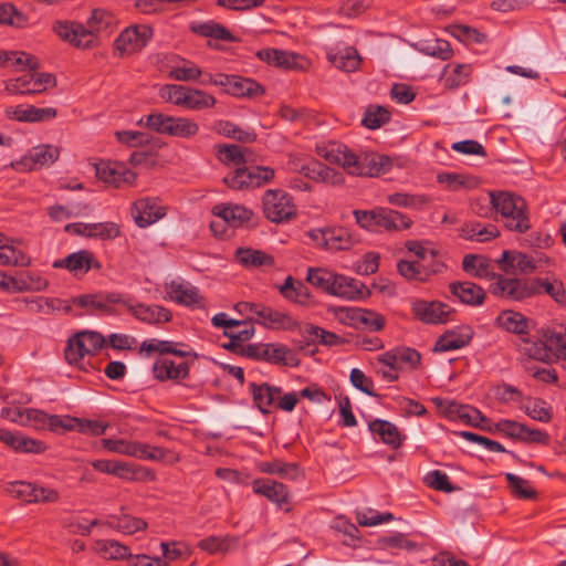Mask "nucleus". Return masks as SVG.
I'll use <instances>...</instances> for the list:
<instances>
[{"label":"nucleus","instance_id":"nucleus-27","mask_svg":"<svg viewBox=\"0 0 566 566\" xmlns=\"http://www.w3.org/2000/svg\"><path fill=\"white\" fill-rule=\"evenodd\" d=\"M125 304L119 293L102 294H85L73 298V304L90 308L93 311H99L105 314H114L111 305L113 304Z\"/></svg>","mask_w":566,"mask_h":566},{"label":"nucleus","instance_id":"nucleus-47","mask_svg":"<svg viewBox=\"0 0 566 566\" xmlns=\"http://www.w3.org/2000/svg\"><path fill=\"white\" fill-rule=\"evenodd\" d=\"M262 473L276 474L283 479L296 480L300 476V470L295 463H286L282 460L264 461L258 464Z\"/></svg>","mask_w":566,"mask_h":566},{"label":"nucleus","instance_id":"nucleus-29","mask_svg":"<svg viewBox=\"0 0 566 566\" xmlns=\"http://www.w3.org/2000/svg\"><path fill=\"white\" fill-rule=\"evenodd\" d=\"M332 295L346 300L364 298L369 295V290L359 280L337 274Z\"/></svg>","mask_w":566,"mask_h":566},{"label":"nucleus","instance_id":"nucleus-3","mask_svg":"<svg viewBox=\"0 0 566 566\" xmlns=\"http://www.w3.org/2000/svg\"><path fill=\"white\" fill-rule=\"evenodd\" d=\"M491 205L501 214L505 228L513 232L525 233L531 229L526 201L509 191L491 192Z\"/></svg>","mask_w":566,"mask_h":566},{"label":"nucleus","instance_id":"nucleus-19","mask_svg":"<svg viewBox=\"0 0 566 566\" xmlns=\"http://www.w3.org/2000/svg\"><path fill=\"white\" fill-rule=\"evenodd\" d=\"M543 338L549 356V364L562 361L566 369V326L557 325L543 331Z\"/></svg>","mask_w":566,"mask_h":566},{"label":"nucleus","instance_id":"nucleus-16","mask_svg":"<svg viewBox=\"0 0 566 566\" xmlns=\"http://www.w3.org/2000/svg\"><path fill=\"white\" fill-rule=\"evenodd\" d=\"M256 55L268 64L285 70H304L308 64L302 55L279 49H264L259 51Z\"/></svg>","mask_w":566,"mask_h":566},{"label":"nucleus","instance_id":"nucleus-17","mask_svg":"<svg viewBox=\"0 0 566 566\" xmlns=\"http://www.w3.org/2000/svg\"><path fill=\"white\" fill-rule=\"evenodd\" d=\"M474 335L471 326L462 325L444 332L436 342L433 352L443 353L465 347Z\"/></svg>","mask_w":566,"mask_h":566},{"label":"nucleus","instance_id":"nucleus-51","mask_svg":"<svg viewBox=\"0 0 566 566\" xmlns=\"http://www.w3.org/2000/svg\"><path fill=\"white\" fill-rule=\"evenodd\" d=\"M95 549L106 559H125L130 557L129 548L114 539L97 541Z\"/></svg>","mask_w":566,"mask_h":566},{"label":"nucleus","instance_id":"nucleus-39","mask_svg":"<svg viewBox=\"0 0 566 566\" xmlns=\"http://www.w3.org/2000/svg\"><path fill=\"white\" fill-rule=\"evenodd\" d=\"M342 311L346 313V316L354 324H360L364 328L371 332H378L385 326V318L376 312L361 308H346Z\"/></svg>","mask_w":566,"mask_h":566},{"label":"nucleus","instance_id":"nucleus-50","mask_svg":"<svg viewBox=\"0 0 566 566\" xmlns=\"http://www.w3.org/2000/svg\"><path fill=\"white\" fill-rule=\"evenodd\" d=\"M300 333L304 337L319 339V343L325 346H336L343 343V339L337 334L310 323L300 326Z\"/></svg>","mask_w":566,"mask_h":566},{"label":"nucleus","instance_id":"nucleus-9","mask_svg":"<svg viewBox=\"0 0 566 566\" xmlns=\"http://www.w3.org/2000/svg\"><path fill=\"white\" fill-rule=\"evenodd\" d=\"M153 38V29L140 24L125 29L115 40V50L120 56L143 50Z\"/></svg>","mask_w":566,"mask_h":566},{"label":"nucleus","instance_id":"nucleus-26","mask_svg":"<svg viewBox=\"0 0 566 566\" xmlns=\"http://www.w3.org/2000/svg\"><path fill=\"white\" fill-rule=\"evenodd\" d=\"M224 92L235 97H255L264 94V88L256 81L239 75H228L224 81Z\"/></svg>","mask_w":566,"mask_h":566},{"label":"nucleus","instance_id":"nucleus-23","mask_svg":"<svg viewBox=\"0 0 566 566\" xmlns=\"http://www.w3.org/2000/svg\"><path fill=\"white\" fill-rule=\"evenodd\" d=\"M252 490L255 494L266 497L279 507L287 504L290 492L285 484L271 479H255L252 481Z\"/></svg>","mask_w":566,"mask_h":566},{"label":"nucleus","instance_id":"nucleus-44","mask_svg":"<svg viewBox=\"0 0 566 566\" xmlns=\"http://www.w3.org/2000/svg\"><path fill=\"white\" fill-rule=\"evenodd\" d=\"M500 325L510 333L525 335L530 332L533 322L523 314L513 311H504L497 318Z\"/></svg>","mask_w":566,"mask_h":566},{"label":"nucleus","instance_id":"nucleus-5","mask_svg":"<svg viewBox=\"0 0 566 566\" xmlns=\"http://www.w3.org/2000/svg\"><path fill=\"white\" fill-rule=\"evenodd\" d=\"M145 125L163 135L179 138H192L199 133V124L188 117H175L163 113H153L146 117Z\"/></svg>","mask_w":566,"mask_h":566},{"label":"nucleus","instance_id":"nucleus-12","mask_svg":"<svg viewBox=\"0 0 566 566\" xmlns=\"http://www.w3.org/2000/svg\"><path fill=\"white\" fill-rule=\"evenodd\" d=\"M27 424L35 430H50L54 433H64L65 429H71L70 423L75 422L71 416L49 415L39 409H27L24 411Z\"/></svg>","mask_w":566,"mask_h":566},{"label":"nucleus","instance_id":"nucleus-30","mask_svg":"<svg viewBox=\"0 0 566 566\" xmlns=\"http://www.w3.org/2000/svg\"><path fill=\"white\" fill-rule=\"evenodd\" d=\"M449 289L452 295L467 305L479 306L485 300L484 290L473 282H453Z\"/></svg>","mask_w":566,"mask_h":566},{"label":"nucleus","instance_id":"nucleus-37","mask_svg":"<svg viewBox=\"0 0 566 566\" xmlns=\"http://www.w3.org/2000/svg\"><path fill=\"white\" fill-rule=\"evenodd\" d=\"M302 172L307 178L333 186L340 185L344 181V178L340 172L325 166L319 161H311L307 165L303 166Z\"/></svg>","mask_w":566,"mask_h":566},{"label":"nucleus","instance_id":"nucleus-35","mask_svg":"<svg viewBox=\"0 0 566 566\" xmlns=\"http://www.w3.org/2000/svg\"><path fill=\"white\" fill-rule=\"evenodd\" d=\"M0 67L35 71L40 67V63L38 57L23 51H0Z\"/></svg>","mask_w":566,"mask_h":566},{"label":"nucleus","instance_id":"nucleus-38","mask_svg":"<svg viewBox=\"0 0 566 566\" xmlns=\"http://www.w3.org/2000/svg\"><path fill=\"white\" fill-rule=\"evenodd\" d=\"M14 242L17 241L0 233V265L29 266L31 259L18 250Z\"/></svg>","mask_w":566,"mask_h":566},{"label":"nucleus","instance_id":"nucleus-20","mask_svg":"<svg viewBox=\"0 0 566 566\" xmlns=\"http://www.w3.org/2000/svg\"><path fill=\"white\" fill-rule=\"evenodd\" d=\"M255 316V322L269 328H282L285 331L300 328L298 322L290 314L269 306L259 304Z\"/></svg>","mask_w":566,"mask_h":566},{"label":"nucleus","instance_id":"nucleus-6","mask_svg":"<svg viewBox=\"0 0 566 566\" xmlns=\"http://www.w3.org/2000/svg\"><path fill=\"white\" fill-rule=\"evenodd\" d=\"M539 282L536 279H517L499 276L492 284L491 292L495 296L509 301L521 302L538 294Z\"/></svg>","mask_w":566,"mask_h":566},{"label":"nucleus","instance_id":"nucleus-43","mask_svg":"<svg viewBox=\"0 0 566 566\" xmlns=\"http://www.w3.org/2000/svg\"><path fill=\"white\" fill-rule=\"evenodd\" d=\"M113 475L128 481H155L156 479L151 469L135 468L123 461H115Z\"/></svg>","mask_w":566,"mask_h":566},{"label":"nucleus","instance_id":"nucleus-21","mask_svg":"<svg viewBox=\"0 0 566 566\" xmlns=\"http://www.w3.org/2000/svg\"><path fill=\"white\" fill-rule=\"evenodd\" d=\"M55 269H66L74 275L87 273L91 269H101V263L95 259L94 254L87 250H81L69 254L64 259L56 260L53 263Z\"/></svg>","mask_w":566,"mask_h":566},{"label":"nucleus","instance_id":"nucleus-60","mask_svg":"<svg viewBox=\"0 0 566 566\" xmlns=\"http://www.w3.org/2000/svg\"><path fill=\"white\" fill-rule=\"evenodd\" d=\"M60 500L61 493L57 489L33 482L32 504H55Z\"/></svg>","mask_w":566,"mask_h":566},{"label":"nucleus","instance_id":"nucleus-18","mask_svg":"<svg viewBox=\"0 0 566 566\" xmlns=\"http://www.w3.org/2000/svg\"><path fill=\"white\" fill-rule=\"evenodd\" d=\"M139 353H145L146 355H151L154 353H157L161 356L165 355H175L178 357H197V354L193 353L188 345L180 343V342H174V340H164V339H146L140 344Z\"/></svg>","mask_w":566,"mask_h":566},{"label":"nucleus","instance_id":"nucleus-25","mask_svg":"<svg viewBox=\"0 0 566 566\" xmlns=\"http://www.w3.org/2000/svg\"><path fill=\"white\" fill-rule=\"evenodd\" d=\"M6 115L9 118L19 120V122H28V123H41L49 122L56 117L57 112L54 107H35L33 105L29 106H15L8 107L6 109Z\"/></svg>","mask_w":566,"mask_h":566},{"label":"nucleus","instance_id":"nucleus-22","mask_svg":"<svg viewBox=\"0 0 566 566\" xmlns=\"http://www.w3.org/2000/svg\"><path fill=\"white\" fill-rule=\"evenodd\" d=\"M129 313L138 321L149 325H160L171 319L172 315L169 310L161 305L144 303L128 304L125 302Z\"/></svg>","mask_w":566,"mask_h":566},{"label":"nucleus","instance_id":"nucleus-41","mask_svg":"<svg viewBox=\"0 0 566 566\" xmlns=\"http://www.w3.org/2000/svg\"><path fill=\"white\" fill-rule=\"evenodd\" d=\"M10 287L15 291H43L48 287L49 282L40 274L32 272H21L18 276H9Z\"/></svg>","mask_w":566,"mask_h":566},{"label":"nucleus","instance_id":"nucleus-61","mask_svg":"<svg viewBox=\"0 0 566 566\" xmlns=\"http://www.w3.org/2000/svg\"><path fill=\"white\" fill-rule=\"evenodd\" d=\"M462 266L468 274L476 277H485L490 269L488 260L476 254H467L463 258Z\"/></svg>","mask_w":566,"mask_h":566},{"label":"nucleus","instance_id":"nucleus-54","mask_svg":"<svg viewBox=\"0 0 566 566\" xmlns=\"http://www.w3.org/2000/svg\"><path fill=\"white\" fill-rule=\"evenodd\" d=\"M60 149L52 145H39L30 150L29 159L33 164V168L51 165L57 160Z\"/></svg>","mask_w":566,"mask_h":566},{"label":"nucleus","instance_id":"nucleus-14","mask_svg":"<svg viewBox=\"0 0 566 566\" xmlns=\"http://www.w3.org/2000/svg\"><path fill=\"white\" fill-rule=\"evenodd\" d=\"M0 441L18 453L41 454L48 450L44 441L7 429H0Z\"/></svg>","mask_w":566,"mask_h":566},{"label":"nucleus","instance_id":"nucleus-32","mask_svg":"<svg viewBox=\"0 0 566 566\" xmlns=\"http://www.w3.org/2000/svg\"><path fill=\"white\" fill-rule=\"evenodd\" d=\"M249 390L252 395L254 405L263 415L270 412V407L282 392L280 387L271 386L268 382H250Z\"/></svg>","mask_w":566,"mask_h":566},{"label":"nucleus","instance_id":"nucleus-40","mask_svg":"<svg viewBox=\"0 0 566 566\" xmlns=\"http://www.w3.org/2000/svg\"><path fill=\"white\" fill-rule=\"evenodd\" d=\"M237 261L245 268L273 266L274 258L263 251L251 248H238Z\"/></svg>","mask_w":566,"mask_h":566},{"label":"nucleus","instance_id":"nucleus-48","mask_svg":"<svg viewBox=\"0 0 566 566\" xmlns=\"http://www.w3.org/2000/svg\"><path fill=\"white\" fill-rule=\"evenodd\" d=\"M249 149L239 145H219L217 146V156L224 165H233L237 168L248 163L247 156Z\"/></svg>","mask_w":566,"mask_h":566},{"label":"nucleus","instance_id":"nucleus-57","mask_svg":"<svg viewBox=\"0 0 566 566\" xmlns=\"http://www.w3.org/2000/svg\"><path fill=\"white\" fill-rule=\"evenodd\" d=\"M505 479L509 488L515 497L524 500L536 499L537 492L531 486L530 482L513 473H506Z\"/></svg>","mask_w":566,"mask_h":566},{"label":"nucleus","instance_id":"nucleus-46","mask_svg":"<svg viewBox=\"0 0 566 566\" xmlns=\"http://www.w3.org/2000/svg\"><path fill=\"white\" fill-rule=\"evenodd\" d=\"M327 238L329 251L349 250L359 242L358 235L345 228H329Z\"/></svg>","mask_w":566,"mask_h":566},{"label":"nucleus","instance_id":"nucleus-33","mask_svg":"<svg viewBox=\"0 0 566 566\" xmlns=\"http://www.w3.org/2000/svg\"><path fill=\"white\" fill-rule=\"evenodd\" d=\"M441 265L427 266L420 261L400 260L397 270L408 281L427 282L433 274L440 271Z\"/></svg>","mask_w":566,"mask_h":566},{"label":"nucleus","instance_id":"nucleus-42","mask_svg":"<svg viewBox=\"0 0 566 566\" xmlns=\"http://www.w3.org/2000/svg\"><path fill=\"white\" fill-rule=\"evenodd\" d=\"M327 60L335 67L345 72H353L357 70L360 64V57L357 50L354 48H346L337 52L329 50L327 52Z\"/></svg>","mask_w":566,"mask_h":566},{"label":"nucleus","instance_id":"nucleus-53","mask_svg":"<svg viewBox=\"0 0 566 566\" xmlns=\"http://www.w3.org/2000/svg\"><path fill=\"white\" fill-rule=\"evenodd\" d=\"M280 293L290 301L303 304L308 297L310 293L307 287L300 281L294 280L292 276H287L283 285L280 286Z\"/></svg>","mask_w":566,"mask_h":566},{"label":"nucleus","instance_id":"nucleus-10","mask_svg":"<svg viewBox=\"0 0 566 566\" xmlns=\"http://www.w3.org/2000/svg\"><path fill=\"white\" fill-rule=\"evenodd\" d=\"M413 316L424 324H446L450 321L453 310L439 301L416 300L411 304Z\"/></svg>","mask_w":566,"mask_h":566},{"label":"nucleus","instance_id":"nucleus-49","mask_svg":"<svg viewBox=\"0 0 566 566\" xmlns=\"http://www.w3.org/2000/svg\"><path fill=\"white\" fill-rule=\"evenodd\" d=\"M336 273L322 269V268H310L307 271L306 280L313 286L321 289L322 291L332 295L334 284L336 280Z\"/></svg>","mask_w":566,"mask_h":566},{"label":"nucleus","instance_id":"nucleus-28","mask_svg":"<svg viewBox=\"0 0 566 566\" xmlns=\"http://www.w3.org/2000/svg\"><path fill=\"white\" fill-rule=\"evenodd\" d=\"M153 375L159 381L186 379L189 376V365L185 361L176 364L164 357L154 363Z\"/></svg>","mask_w":566,"mask_h":566},{"label":"nucleus","instance_id":"nucleus-7","mask_svg":"<svg viewBox=\"0 0 566 566\" xmlns=\"http://www.w3.org/2000/svg\"><path fill=\"white\" fill-rule=\"evenodd\" d=\"M262 205L266 219L272 222L281 223L296 217L293 198L283 190H266L263 195Z\"/></svg>","mask_w":566,"mask_h":566},{"label":"nucleus","instance_id":"nucleus-45","mask_svg":"<svg viewBox=\"0 0 566 566\" xmlns=\"http://www.w3.org/2000/svg\"><path fill=\"white\" fill-rule=\"evenodd\" d=\"M216 103L217 101L212 95L187 86L181 107L190 111H202L213 107Z\"/></svg>","mask_w":566,"mask_h":566},{"label":"nucleus","instance_id":"nucleus-8","mask_svg":"<svg viewBox=\"0 0 566 566\" xmlns=\"http://www.w3.org/2000/svg\"><path fill=\"white\" fill-rule=\"evenodd\" d=\"M274 177V170L270 167L240 166L223 178L224 184L235 190L255 188L269 182Z\"/></svg>","mask_w":566,"mask_h":566},{"label":"nucleus","instance_id":"nucleus-2","mask_svg":"<svg viewBox=\"0 0 566 566\" xmlns=\"http://www.w3.org/2000/svg\"><path fill=\"white\" fill-rule=\"evenodd\" d=\"M114 23V17L102 9L93 10L86 25L76 21L57 20L52 30L56 35L78 49L96 45V34L107 30Z\"/></svg>","mask_w":566,"mask_h":566},{"label":"nucleus","instance_id":"nucleus-34","mask_svg":"<svg viewBox=\"0 0 566 566\" xmlns=\"http://www.w3.org/2000/svg\"><path fill=\"white\" fill-rule=\"evenodd\" d=\"M212 213L232 227H239L250 221L253 216L250 209L233 203L217 205L212 208Z\"/></svg>","mask_w":566,"mask_h":566},{"label":"nucleus","instance_id":"nucleus-24","mask_svg":"<svg viewBox=\"0 0 566 566\" xmlns=\"http://www.w3.org/2000/svg\"><path fill=\"white\" fill-rule=\"evenodd\" d=\"M289 353L286 346L275 344H248L245 348V357L272 364H285Z\"/></svg>","mask_w":566,"mask_h":566},{"label":"nucleus","instance_id":"nucleus-31","mask_svg":"<svg viewBox=\"0 0 566 566\" xmlns=\"http://www.w3.org/2000/svg\"><path fill=\"white\" fill-rule=\"evenodd\" d=\"M412 220L396 210L389 208H377L376 228H382L387 231H402L412 226Z\"/></svg>","mask_w":566,"mask_h":566},{"label":"nucleus","instance_id":"nucleus-13","mask_svg":"<svg viewBox=\"0 0 566 566\" xmlns=\"http://www.w3.org/2000/svg\"><path fill=\"white\" fill-rule=\"evenodd\" d=\"M132 214L136 224L146 228L166 214V208L160 205L158 198H142L134 202Z\"/></svg>","mask_w":566,"mask_h":566},{"label":"nucleus","instance_id":"nucleus-64","mask_svg":"<svg viewBox=\"0 0 566 566\" xmlns=\"http://www.w3.org/2000/svg\"><path fill=\"white\" fill-rule=\"evenodd\" d=\"M390 118L389 112L382 106H370L363 118V125L369 129H377Z\"/></svg>","mask_w":566,"mask_h":566},{"label":"nucleus","instance_id":"nucleus-55","mask_svg":"<svg viewBox=\"0 0 566 566\" xmlns=\"http://www.w3.org/2000/svg\"><path fill=\"white\" fill-rule=\"evenodd\" d=\"M522 408L528 417L539 422L547 423L553 418L551 406L539 398L528 399Z\"/></svg>","mask_w":566,"mask_h":566},{"label":"nucleus","instance_id":"nucleus-62","mask_svg":"<svg viewBox=\"0 0 566 566\" xmlns=\"http://www.w3.org/2000/svg\"><path fill=\"white\" fill-rule=\"evenodd\" d=\"M471 74V66L467 64H457L453 66L452 72L448 71L443 74L444 86L455 88L469 82Z\"/></svg>","mask_w":566,"mask_h":566},{"label":"nucleus","instance_id":"nucleus-58","mask_svg":"<svg viewBox=\"0 0 566 566\" xmlns=\"http://www.w3.org/2000/svg\"><path fill=\"white\" fill-rule=\"evenodd\" d=\"M191 29L195 33L206 36V38H212V39L223 40V41H232L233 40V36L228 29H226L223 25H221L217 22H213V21L193 25Z\"/></svg>","mask_w":566,"mask_h":566},{"label":"nucleus","instance_id":"nucleus-36","mask_svg":"<svg viewBox=\"0 0 566 566\" xmlns=\"http://www.w3.org/2000/svg\"><path fill=\"white\" fill-rule=\"evenodd\" d=\"M368 428L374 436H378L385 444L392 449H398L402 443L403 438L399 429L390 421L375 419L368 423Z\"/></svg>","mask_w":566,"mask_h":566},{"label":"nucleus","instance_id":"nucleus-1","mask_svg":"<svg viewBox=\"0 0 566 566\" xmlns=\"http://www.w3.org/2000/svg\"><path fill=\"white\" fill-rule=\"evenodd\" d=\"M317 154L354 176L377 177L391 168V159L388 156L368 151L355 154L346 145L336 142L317 146Z\"/></svg>","mask_w":566,"mask_h":566},{"label":"nucleus","instance_id":"nucleus-56","mask_svg":"<svg viewBox=\"0 0 566 566\" xmlns=\"http://www.w3.org/2000/svg\"><path fill=\"white\" fill-rule=\"evenodd\" d=\"M202 76V71L193 62L182 59L180 65H174L169 70V77L180 82L197 81Z\"/></svg>","mask_w":566,"mask_h":566},{"label":"nucleus","instance_id":"nucleus-15","mask_svg":"<svg viewBox=\"0 0 566 566\" xmlns=\"http://www.w3.org/2000/svg\"><path fill=\"white\" fill-rule=\"evenodd\" d=\"M166 292L177 304L197 308L205 306V298L199 289L189 282L171 281L166 284Z\"/></svg>","mask_w":566,"mask_h":566},{"label":"nucleus","instance_id":"nucleus-11","mask_svg":"<svg viewBox=\"0 0 566 566\" xmlns=\"http://www.w3.org/2000/svg\"><path fill=\"white\" fill-rule=\"evenodd\" d=\"M96 177L108 186L115 188L133 186L136 174L120 163H99L95 165Z\"/></svg>","mask_w":566,"mask_h":566},{"label":"nucleus","instance_id":"nucleus-59","mask_svg":"<svg viewBox=\"0 0 566 566\" xmlns=\"http://www.w3.org/2000/svg\"><path fill=\"white\" fill-rule=\"evenodd\" d=\"M111 524L113 527L127 535L135 534L138 531H144L148 526L147 522L143 518L126 514L113 517V522Z\"/></svg>","mask_w":566,"mask_h":566},{"label":"nucleus","instance_id":"nucleus-4","mask_svg":"<svg viewBox=\"0 0 566 566\" xmlns=\"http://www.w3.org/2000/svg\"><path fill=\"white\" fill-rule=\"evenodd\" d=\"M105 345L104 336L94 331H81L67 339L64 357L69 365L84 369L86 356H94Z\"/></svg>","mask_w":566,"mask_h":566},{"label":"nucleus","instance_id":"nucleus-63","mask_svg":"<svg viewBox=\"0 0 566 566\" xmlns=\"http://www.w3.org/2000/svg\"><path fill=\"white\" fill-rule=\"evenodd\" d=\"M448 412L475 427H479L480 422L485 419L476 408L461 406L453 401L449 403Z\"/></svg>","mask_w":566,"mask_h":566},{"label":"nucleus","instance_id":"nucleus-52","mask_svg":"<svg viewBox=\"0 0 566 566\" xmlns=\"http://www.w3.org/2000/svg\"><path fill=\"white\" fill-rule=\"evenodd\" d=\"M518 349L525 356L530 358L544 361L549 364V356L546 347V340L542 337V339L532 340L525 337L521 338L518 344Z\"/></svg>","mask_w":566,"mask_h":566}]
</instances>
